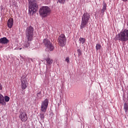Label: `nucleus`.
<instances>
[{
	"mask_svg": "<svg viewBox=\"0 0 128 128\" xmlns=\"http://www.w3.org/2000/svg\"><path fill=\"white\" fill-rule=\"evenodd\" d=\"M28 14L32 16L36 14L38 8V5L36 0H28Z\"/></svg>",
	"mask_w": 128,
	"mask_h": 128,
	"instance_id": "obj_1",
	"label": "nucleus"
},
{
	"mask_svg": "<svg viewBox=\"0 0 128 128\" xmlns=\"http://www.w3.org/2000/svg\"><path fill=\"white\" fill-rule=\"evenodd\" d=\"M115 40H118L122 42H126L128 40V30L123 29L121 32L116 35L114 38Z\"/></svg>",
	"mask_w": 128,
	"mask_h": 128,
	"instance_id": "obj_2",
	"label": "nucleus"
},
{
	"mask_svg": "<svg viewBox=\"0 0 128 128\" xmlns=\"http://www.w3.org/2000/svg\"><path fill=\"white\" fill-rule=\"evenodd\" d=\"M90 15L88 12H84L82 18L81 20V24L80 26V30H84L86 26L88 24V22H90Z\"/></svg>",
	"mask_w": 128,
	"mask_h": 128,
	"instance_id": "obj_3",
	"label": "nucleus"
},
{
	"mask_svg": "<svg viewBox=\"0 0 128 128\" xmlns=\"http://www.w3.org/2000/svg\"><path fill=\"white\" fill-rule=\"evenodd\" d=\"M39 14L42 18H46L50 14V8L48 6H43L40 8Z\"/></svg>",
	"mask_w": 128,
	"mask_h": 128,
	"instance_id": "obj_4",
	"label": "nucleus"
},
{
	"mask_svg": "<svg viewBox=\"0 0 128 128\" xmlns=\"http://www.w3.org/2000/svg\"><path fill=\"white\" fill-rule=\"evenodd\" d=\"M34 30L32 26L27 27L26 32V40H34Z\"/></svg>",
	"mask_w": 128,
	"mask_h": 128,
	"instance_id": "obj_5",
	"label": "nucleus"
},
{
	"mask_svg": "<svg viewBox=\"0 0 128 128\" xmlns=\"http://www.w3.org/2000/svg\"><path fill=\"white\" fill-rule=\"evenodd\" d=\"M43 44L46 48L48 50H50V52H52V50H54V46L52 43L50 42V41L48 40V39L44 38L43 40Z\"/></svg>",
	"mask_w": 128,
	"mask_h": 128,
	"instance_id": "obj_6",
	"label": "nucleus"
},
{
	"mask_svg": "<svg viewBox=\"0 0 128 128\" xmlns=\"http://www.w3.org/2000/svg\"><path fill=\"white\" fill-rule=\"evenodd\" d=\"M58 42L60 46H64L66 44V36L64 34H61L58 38Z\"/></svg>",
	"mask_w": 128,
	"mask_h": 128,
	"instance_id": "obj_7",
	"label": "nucleus"
},
{
	"mask_svg": "<svg viewBox=\"0 0 128 128\" xmlns=\"http://www.w3.org/2000/svg\"><path fill=\"white\" fill-rule=\"evenodd\" d=\"M20 80L21 82V88H22V90L26 89L28 86V81L26 80V76L24 75L22 76Z\"/></svg>",
	"mask_w": 128,
	"mask_h": 128,
	"instance_id": "obj_8",
	"label": "nucleus"
},
{
	"mask_svg": "<svg viewBox=\"0 0 128 128\" xmlns=\"http://www.w3.org/2000/svg\"><path fill=\"white\" fill-rule=\"evenodd\" d=\"M48 99L46 98L42 102L41 112H46V110H48Z\"/></svg>",
	"mask_w": 128,
	"mask_h": 128,
	"instance_id": "obj_9",
	"label": "nucleus"
},
{
	"mask_svg": "<svg viewBox=\"0 0 128 128\" xmlns=\"http://www.w3.org/2000/svg\"><path fill=\"white\" fill-rule=\"evenodd\" d=\"M19 118L22 122H26L28 120V114L24 112H20Z\"/></svg>",
	"mask_w": 128,
	"mask_h": 128,
	"instance_id": "obj_10",
	"label": "nucleus"
},
{
	"mask_svg": "<svg viewBox=\"0 0 128 128\" xmlns=\"http://www.w3.org/2000/svg\"><path fill=\"white\" fill-rule=\"evenodd\" d=\"M32 40L26 41L24 44L23 48H32V45L31 44Z\"/></svg>",
	"mask_w": 128,
	"mask_h": 128,
	"instance_id": "obj_11",
	"label": "nucleus"
},
{
	"mask_svg": "<svg viewBox=\"0 0 128 128\" xmlns=\"http://www.w3.org/2000/svg\"><path fill=\"white\" fill-rule=\"evenodd\" d=\"M10 42V40L6 37H3L0 38V44H8Z\"/></svg>",
	"mask_w": 128,
	"mask_h": 128,
	"instance_id": "obj_12",
	"label": "nucleus"
},
{
	"mask_svg": "<svg viewBox=\"0 0 128 128\" xmlns=\"http://www.w3.org/2000/svg\"><path fill=\"white\" fill-rule=\"evenodd\" d=\"M7 26L9 28H12L14 26V19L10 18L7 22Z\"/></svg>",
	"mask_w": 128,
	"mask_h": 128,
	"instance_id": "obj_13",
	"label": "nucleus"
},
{
	"mask_svg": "<svg viewBox=\"0 0 128 128\" xmlns=\"http://www.w3.org/2000/svg\"><path fill=\"white\" fill-rule=\"evenodd\" d=\"M0 104L2 106H6V103L4 101V95L0 94Z\"/></svg>",
	"mask_w": 128,
	"mask_h": 128,
	"instance_id": "obj_14",
	"label": "nucleus"
},
{
	"mask_svg": "<svg viewBox=\"0 0 128 128\" xmlns=\"http://www.w3.org/2000/svg\"><path fill=\"white\" fill-rule=\"evenodd\" d=\"M46 64H47L46 66H50L54 62V60H52L50 58H46Z\"/></svg>",
	"mask_w": 128,
	"mask_h": 128,
	"instance_id": "obj_15",
	"label": "nucleus"
},
{
	"mask_svg": "<svg viewBox=\"0 0 128 128\" xmlns=\"http://www.w3.org/2000/svg\"><path fill=\"white\" fill-rule=\"evenodd\" d=\"M106 4H104L103 6V8L101 10V14L102 16H104V12H106Z\"/></svg>",
	"mask_w": 128,
	"mask_h": 128,
	"instance_id": "obj_16",
	"label": "nucleus"
},
{
	"mask_svg": "<svg viewBox=\"0 0 128 128\" xmlns=\"http://www.w3.org/2000/svg\"><path fill=\"white\" fill-rule=\"evenodd\" d=\"M46 112H41L40 113V120H42V122H44V114Z\"/></svg>",
	"mask_w": 128,
	"mask_h": 128,
	"instance_id": "obj_17",
	"label": "nucleus"
},
{
	"mask_svg": "<svg viewBox=\"0 0 128 128\" xmlns=\"http://www.w3.org/2000/svg\"><path fill=\"white\" fill-rule=\"evenodd\" d=\"M124 110L125 112H127L128 110V104L126 103H124Z\"/></svg>",
	"mask_w": 128,
	"mask_h": 128,
	"instance_id": "obj_18",
	"label": "nucleus"
},
{
	"mask_svg": "<svg viewBox=\"0 0 128 128\" xmlns=\"http://www.w3.org/2000/svg\"><path fill=\"white\" fill-rule=\"evenodd\" d=\"M79 40L81 42V44H84L86 42V38H80L79 39Z\"/></svg>",
	"mask_w": 128,
	"mask_h": 128,
	"instance_id": "obj_19",
	"label": "nucleus"
},
{
	"mask_svg": "<svg viewBox=\"0 0 128 128\" xmlns=\"http://www.w3.org/2000/svg\"><path fill=\"white\" fill-rule=\"evenodd\" d=\"M96 50H100V48H102V45H100V44H96Z\"/></svg>",
	"mask_w": 128,
	"mask_h": 128,
	"instance_id": "obj_20",
	"label": "nucleus"
},
{
	"mask_svg": "<svg viewBox=\"0 0 128 128\" xmlns=\"http://www.w3.org/2000/svg\"><path fill=\"white\" fill-rule=\"evenodd\" d=\"M10 98L8 96H4V102H10Z\"/></svg>",
	"mask_w": 128,
	"mask_h": 128,
	"instance_id": "obj_21",
	"label": "nucleus"
},
{
	"mask_svg": "<svg viewBox=\"0 0 128 128\" xmlns=\"http://www.w3.org/2000/svg\"><path fill=\"white\" fill-rule=\"evenodd\" d=\"M42 92H38L37 93L36 96H38V98H42Z\"/></svg>",
	"mask_w": 128,
	"mask_h": 128,
	"instance_id": "obj_22",
	"label": "nucleus"
},
{
	"mask_svg": "<svg viewBox=\"0 0 128 128\" xmlns=\"http://www.w3.org/2000/svg\"><path fill=\"white\" fill-rule=\"evenodd\" d=\"M58 2L64 4L66 2V0H58Z\"/></svg>",
	"mask_w": 128,
	"mask_h": 128,
	"instance_id": "obj_23",
	"label": "nucleus"
},
{
	"mask_svg": "<svg viewBox=\"0 0 128 128\" xmlns=\"http://www.w3.org/2000/svg\"><path fill=\"white\" fill-rule=\"evenodd\" d=\"M77 52H78V56H82V50H80L78 49L77 50Z\"/></svg>",
	"mask_w": 128,
	"mask_h": 128,
	"instance_id": "obj_24",
	"label": "nucleus"
},
{
	"mask_svg": "<svg viewBox=\"0 0 128 128\" xmlns=\"http://www.w3.org/2000/svg\"><path fill=\"white\" fill-rule=\"evenodd\" d=\"M66 62H68V64L70 63V58L68 56H67L66 58L65 59Z\"/></svg>",
	"mask_w": 128,
	"mask_h": 128,
	"instance_id": "obj_25",
	"label": "nucleus"
},
{
	"mask_svg": "<svg viewBox=\"0 0 128 128\" xmlns=\"http://www.w3.org/2000/svg\"><path fill=\"white\" fill-rule=\"evenodd\" d=\"M50 72V68L49 69H48V67H46V72Z\"/></svg>",
	"mask_w": 128,
	"mask_h": 128,
	"instance_id": "obj_26",
	"label": "nucleus"
},
{
	"mask_svg": "<svg viewBox=\"0 0 128 128\" xmlns=\"http://www.w3.org/2000/svg\"><path fill=\"white\" fill-rule=\"evenodd\" d=\"M2 90V85L0 83V90Z\"/></svg>",
	"mask_w": 128,
	"mask_h": 128,
	"instance_id": "obj_27",
	"label": "nucleus"
},
{
	"mask_svg": "<svg viewBox=\"0 0 128 128\" xmlns=\"http://www.w3.org/2000/svg\"><path fill=\"white\" fill-rule=\"evenodd\" d=\"M21 94H26V92L24 90H22Z\"/></svg>",
	"mask_w": 128,
	"mask_h": 128,
	"instance_id": "obj_28",
	"label": "nucleus"
},
{
	"mask_svg": "<svg viewBox=\"0 0 128 128\" xmlns=\"http://www.w3.org/2000/svg\"><path fill=\"white\" fill-rule=\"evenodd\" d=\"M122 2H128V0H122Z\"/></svg>",
	"mask_w": 128,
	"mask_h": 128,
	"instance_id": "obj_29",
	"label": "nucleus"
},
{
	"mask_svg": "<svg viewBox=\"0 0 128 128\" xmlns=\"http://www.w3.org/2000/svg\"><path fill=\"white\" fill-rule=\"evenodd\" d=\"M26 62H30V60H26Z\"/></svg>",
	"mask_w": 128,
	"mask_h": 128,
	"instance_id": "obj_30",
	"label": "nucleus"
},
{
	"mask_svg": "<svg viewBox=\"0 0 128 128\" xmlns=\"http://www.w3.org/2000/svg\"><path fill=\"white\" fill-rule=\"evenodd\" d=\"M20 50H22V48H20Z\"/></svg>",
	"mask_w": 128,
	"mask_h": 128,
	"instance_id": "obj_31",
	"label": "nucleus"
}]
</instances>
